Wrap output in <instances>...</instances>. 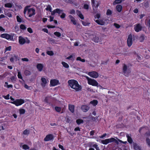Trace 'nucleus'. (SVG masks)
I'll use <instances>...</instances> for the list:
<instances>
[{"label": "nucleus", "mask_w": 150, "mask_h": 150, "mask_svg": "<svg viewBox=\"0 0 150 150\" xmlns=\"http://www.w3.org/2000/svg\"><path fill=\"white\" fill-rule=\"evenodd\" d=\"M68 83L71 88L74 89L76 91H79L82 89L81 86L79 85L77 81L74 79L69 80Z\"/></svg>", "instance_id": "obj_1"}, {"label": "nucleus", "mask_w": 150, "mask_h": 150, "mask_svg": "<svg viewBox=\"0 0 150 150\" xmlns=\"http://www.w3.org/2000/svg\"><path fill=\"white\" fill-rule=\"evenodd\" d=\"M30 7V6H27L24 8L23 11V13L25 15L27 12V16L28 17H30L35 14V10L33 8H29Z\"/></svg>", "instance_id": "obj_2"}, {"label": "nucleus", "mask_w": 150, "mask_h": 150, "mask_svg": "<svg viewBox=\"0 0 150 150\" xmlns=\"http://www.w3.org/2000/svg\"><path fill=\"white\" fill-rule=\"evenodd\" d=\"M14 34V33H11L9 34L8 33H3L1 34L0 37L3 38H5L7 40H13V37Z\"/></svg>", "instance_id": "obj_3"}, {"label": "nucleus", "mask_w": 150, "mask_h": 150, "mask_svg": "<svg viewBox=\"0 0 150 150\" xmlns=\"http://www.w3.org/2000/svg\"><path fill=\"white\" fill-rule=\"evenodd\" d=\"M25 103L24 100L23 99H17L13 102H11V103L15 105L18 106L21 105Z\"/></svg>", "instance_id": "obj_4"}, {"label": "nucleus", "mask_w": 150, "mask_h": 150, "mask_svg": "<svg viewBox=\"0 0 150 150\" xmlns=\"http://www.w3.org/2000/svg\"><path fill=\"white\" fill-rule=\"evenodd\" d=\"M128 67L126 64H123L122 66V74L126 77H128L129 72H127Z\"/></svg>", "instance_id": "obj_5"}, {"label": "nucleus", "mask_w": 150, "mask_h": 150, "mask_svg": "<svg viewBox=\"0 0 150 150\" xmlns=\"http://www.w3.org/2000/svg\"><path fill=\"white\" fill-rule=\"evenodd\" d=\"M55 100V99L51 96H47L45 98L44 102L49 105H50Z\"/></svg>", "instance_id": "obj_6"}, {"label": "nucleus", "mask_w": 150, "mask_h": 150, "mask_svg": "<svg viewBox=\"0 0 150 150\" xmlns=\"http://www.w3.org/2000/svg\"><path fill=\"white\" fill-rule=\"evenodd\" d=\"M88 83L90 85L96 86H97L98 84V83L95 80L91 78H88Z\"/></svg>", "instance_id": "obj_7"}, {"label": "nucleus", "mask_w": 150, "mask_h": 150, "mask_svg": "<svg viewBox=\"0 0 150 150\" xmlns=\"http://www.w3.org/2000/svg\"><path fill=\"white\" fill-rule=\"evenodd\" d=\"M88 75L91 77L95 79L97 78L99 76L98 73L96 71L90 72L88 73Z\"/></svg>", "instance_id": "obj_8"}, {"label": "nucleus", "mask_w": 150, "mask_h": 150, "mask_svg": "<svg viewBox=\"0 0 150 150\" xmlns=\"http://www.w3.org/2000/svg\"><path fill=\"white\" fill-rule=\"evenodd\" d=\"M142 28L141 25L140 23H138L135 25L134 30L136 32H138L142 30Z\"/></svg>", "instance_id": "obj_9"}, {"label": "nucleus", "mask_w": 150, "mask_h": 150, "mask_svg": "<svg viewBox=\"0 0 150 150\" xmlns=\"http://www.w3.org/2000/svg\"><path fill=\"white\" fill-rule=\"evenodd\" d=\"M132 35L130 34L128 37L127 40V44L128 46L130 47L132 45Z\"/></svg>", "instance_id": "obj_10"}, {"label": "nucleus", "mask_w": 150, "mask_h": 150, "mask_svg": "<svg viewBox=\"0 0 150 150\" xmlns=\"http://www.w3.org/2000/svg\"><path fill=\"white\" fill-rule=\"evenodd\" d=\"M59 84V81L58 80L56 79H53L50 80V85L51 86H54Z\"/></svg>", "instance_id": "obj_11"}, {"label": "nucleus", "mask_w": 150, "mask_h": 150, "mask_svg": "<svg viewBox=\"0 0 150 150\" xmlns=\"http://www.w3.org/2000/svg\"><path fill=\"white\" fill-rule=\"evenodd\" d=\"M53 135L52 134H50L47 135L44 139L45 141H48L50 140H52L54 139Z\"/></svg>", "instance_id": "obj_12"}, {"label": "nucleus", "mask_w": 150, "mask_h": 150, "mask_svg": "<svg viewBox=\"0 0 150 150\" xmlns=\"http://www.w3.org/2000/svg\"><path fill=\"white\" fill-rule=\"evenodd\" d=\"M89 107L87 105H82L81 107V109L84 112H87L89 109Z\"/></svg>", "instance_id": "obj_13"}, {"label": "nucleus", "mask_w": 150, "mask_h": 150, "mask_svg": "<svg viewBox=\"0 0 150 150\" xmlns=\"http://www.w3.org/2000/svg\"><path fill=\"white\" fill-rule=\"evenodd\" d=\"M41 81L42 83H41V85L42 87L43 88L46 86V84L47 83V80L45 78L42 77Z\"/></svg>", "instance_id": "obj_14"}, {"label": "nucleus", "mask_w": 150, "mask_h": 150, "mask_svg": "<svg viewBox=\"0 0 150 150\" xmlns=\"http://www.w3.org/2000/svg\"><path fill=\"white\" fill-rule=\"evenodd\" d=\"M18 42L20 44L23 45L25 43L26 40L25 39L20 36L18 37Z\"/></svg>", "instance_id": "obj_15"}, {"label": "nucleus", "mask_w": 150, "mask_h": 150, "mask_svg": "<svg viewBox=\"0 0 150 150\" xmlns=\"http://www.w3.org/2000/svg\"><path fill=\"white\" fill-rule=\"evenodd\" d=\"M108 139L109 143L114 142L117 145L119 144L118 141L114 138L112 137L109 139Z\"/></svg>", "instance_id": "obj_16"}, {"label": "nucleus", "mask_w": 150, "mask_h": 150, "mask_svg": "<svg viewBox=\"0 0 150 150\" xmlns=\"http://www.w3.org/2000/svg\"><path fill=\"white\" fill-rule=\"evenodd\" d=\"M133 146L135 150H141V147L136 143H133Z\"/></svg>", "instance_id": "obj_17"}, {"label": "nucleus", "mask_w": 150, "mask_h": 150, "mask_svg": "<svg viewBox=\"0 0 150 150\" xmlns=\"http://www.w3.org/2000/svg\"><path fill=\"white\" fill-rule=\"evenodd\" d=\"M36 67L38 71H41L42 70L43 66V64L41 63H38L37 64Z\"/></svg>", "instance_id": "obj_18"}, {"label": "nucleus", "mask_w": 150, "mask_h": 150, "mask_svg": "<svg viewBox=\"0 0 150 150\" xmlns=\"http://www.w3.org/2000/svg\"><path fill=\"white\" fill-rule=\"evenodd\" d=\"M68 17L70 19L71 21L72 22L74 25H76V22L75 18L71 15H69Z\"/></svg>", "instance_id": "obj_19"}, {"label": "nucleus", "mask_w": 150, "mask_h": 150, "mask_svg": "<svg viewBox=\"0 0 150 150\" xmlns=\"http://www.w3.org/2000/svg\"><path fill=\"white\" fill-rule=\"evenodd\" d=\"M69 109L72 112L74 113V106L72 104H69L68 105Z\"/></svg>", "instance_id": "obj_20"}, {"label": "nucleus", "mask_w": 150, "mask_h": 150, "mask_svg": "<svg viewBox=\"0 0 150 150\" xmlns=\"http://www.w3.org/2000/svg\"><path fill=\"white\" fill-rule=\"evenodd\" d=\"M126 137L127 138V142L130 144H131L133 142V140L131 137L130 135L129 136V134L126 135Z\"/></svg>", "instance_id": "obj_21"}, {"label": "nucleus", "mask_w": 150, "mask_h": 150, "mask_svg": "<svg viewBox=\"0 0 150 150\" xmlns=\"http://www.w3.org/2000/svg\"><path fill=\"white\" fill-rule=\"evenodd\" d=\"M95 21L98 24L102 25H104L105 24L104 22L103 21V20H96Z\"/></svg>", "instance_id": "obj_22"}, {"label": "nucleus", "mask_w": 150, "mask_h": 150, "mask_svg": "<svg viewBox=\"0 0 150 150\" xmlns=\"http://www.w3.org/2000/svg\"><path fill=\"white\" fill-rule=\"evenodd\" d=\"M122 7L121 5H117L116 7V10L119 12H120L122 10Z\"/></svg>", "instance_id": "obj_23"}, {"label": "nucleus", "mask_w": 150, "mask_h": 150, "mask_svg": "<svg viewBox=\"0 0 150 150\" xmlns=\"http://www.w3.org/2000/svg\"><path fill=\"white\" fill-rule=\"evenodd\" d=\"M90 104L94 106H96L98 103V101L97 100H94L90 102Z\"/></svg>", "instance_id": "obj_24"}, {"label": "nucleus", "mask_w": 150, "mask_h": 150, "mask_svg": "<svg viewBox=\"0 0 150 150\" xmlns=\"http://www.w3.org/2000/svg\"><path fill=\"white\" fill-rule=\"evenodd\" d=\"M76 122L78 125H80L81 124H83L84 121L83 120L79 119L76 120Z\"/></svg>", "instance_id": "obj_25"}, {"label": "nucleus", "mask_w": 150, "mask_h": 150, "mask_svg": "<svg viewBox=\"0 0 150 150\" xmlns=\"http://www.w3.org/2000/svg\"><path fill=\"white\" fill-rule=\"evenodd\" d=\"M12 4L10 3H8L4 4V6L6 8H11L12 7Z\"/></svg>", "instance_id": "obj_26"}, {"label": "nucleus", "mask_w": 150, "mask_h": 150, "mask_svg": "<svg viewBox=\"0 0 150 150\" xmlns=\"http://www.w3.org/2000/svg\"><path fill=\"white\" fill-rule=\"evenodd\" d=\"M4 86L5 87H7V88H12L13 86L11 84L8 85V83L7 82H6L5 83Z\"/></svg>", "instance_id": "obj_27"}, {"label": "nucleus", "mask_w": 150, "mask_h": 150, "mask_svg": "<svg viewBox=\"0 0 150 150\" xmlns=\"http://www.w3.org/2000/svg\"><path fill=\"white\" fill-rule=\"evenodd\" d=\"M62 64L63 65V66L65 68H68L69 67V66L68 64L65 62H62Z\"/></svg>", "instance_id": "obj_28"}, {"label": "nucleus", "mask_w": 150, "mask_h": 150, "mask_svg": "<svg viewBox=\"0 0 150 150\" xmlns=\"http://www.w3.org/2000/svg\"><path fill=\"white\" fill-rule=\"evenodd\" d=\"M101 143L105 145H106L108 144L109 142L108 139H106L105 140H102L101 141Z\"/></svg>", "instance_id": "obj_29"}, {"label": "nucleus", "mask_w": 150, "mask_h": 150, "mask_svg": "<svg viewBox=\"0 0 150 150\" xmlns=\"http://www.w3.org/2000/svg\"><path fill=\"white\" fill-rule=\"evenodd\" d=\"M30 133L29 129H26L23 132V134L24 135H28Z\"/></svg>", "instance_id": "obj_30"}, {"label": "nucleus", "mask_w": 150, "mask_h": 150, "mask_svg": "<svg viewBox=\"0 0 150 150\" xmlns=\"http://www.w3.org/2000/svg\"><path fill=\"white\" fill-rule=\"evenodd\" d=\"M145 39V36L144 35H142L139 38V40L140 42H143L144 40Z\"/></svg>", "instance_id": "obj_31"}, {"label": "nucleus", "mask_w": 150, "mask_h": 150, "mask_svg": "<svg viewBox=\"0 0 150 150\" xmlns=\"http://www.w3.org/2000/svg\"><path fill=\"white\" fill-rule=\"evenodd\" d=\"M112 14V11L109 9H108L106 12V14L107 16H110Z\"/></svg>", "instance_id": "obj_32"}, {"label": "nucleus", "mask_w": 150, "mask_h": 150, "mask_svg": "<svg viewBox=\"0 0 150 150\" xmlns=\"http://www.w3.org/2000/svg\"><path fill=\"white\" fill-rule=\"evenodd\" d=\"M22 148L24 150H28L29 149L30 147L28 145L24 144L22 146Z\"/></svg>", "instance_id": "obj_33"}, {"label": "nucleus", "mask_w": 150, "mask_h": 150, "mask_svg": "<svg viewBox=\"0 0 150 150\" xmlns=\"http://www.w3.org/2000/svg\"><path fill=\"white\" fill-rule=\"evenodd\" d=\"M47 54L50 56H53L54 55V53L52 51H48L46 52Z\"/></svg>", "instance_id": "obj_34"}, {"label": "nucleus", "mask_w": 150, "mask_h": 150, "mask_svg": "<svg viewBox=\"0 0 150 150\" xmlns=\"http://www.w3.org/2000/svg\"><path fill=\"white\" fill-rule=\"evenodd\" d=\"M55 109L57 112H59L61 111V108L60 107L56 106L55 107Z\"/></svg>", "instance_id": "obj_35"}, {"label": "nucleus", "mask_w": 150, "mask_h": 150, "mask_svg": "<svg viewBox=\"0 0 150 150\" xmlns=\"http://www.w3.org/2000/svg\"><path fill=\"white\" fill-rule=\"evenodd\" d=\"M55 10L56 11V13H57L59 14H60L62 13V12L63 11V10H61L60 9L58 8L55 9Z\"/></svg>", "instance_id": "obj_36"}, {"label": "nucleus", "mask_w": 150, "mask_h": 150, "mask_svg": "<svg viewBox=\"0 0 150 150\" xmlns=\"http://www.w3.org/2000/svg\"><path fill=\"white\" fill-rule=\"evenodd\" d=\"M81 22L83 25L84 26H89L90 24V23H87L86 22L81 21Z\"/></svg>", "instance_id": "obj_37"}, {"label": "nucleus", "mask_w": 150, "mask_h": 150, "mask_svg": "<svg viewBox=\"0 0 150 150\" xmlns=\"http://www.w3.org/2000/svg\"><path fill=\"white\" fill-rule=\"evenodd\" d=\"M17 57V56L14 55L13 57H11L10 59V61L12 63H13L14 62V58L15 59H16Z\"/></svg>", "instance_id": "obj_38"}, {"label": "nucleus", "mask_w": 150, "mask_h": 150, "mask_svg": "<svg viewBox=\"0 0 150 150\" xmlns=\"http://www.w3.org/2000/svg\"><path fill=\"white\" fill-rule=\"evenodd\" d=\"M17 21L18 22L21 23L22 22V19L21 18L18 16H17L16 17Z\"/></svg>", "instance_id": "obj_39"}, {"label": "nucleus", "mask_w": 150, "mask_h": 150, "mask_svg": "<svg viewBox=\"0 0 150 150\" xmlns=\"http://www.w3.org/2000/svg\"><path fill=\"white\" fill-rule=\"evenodd\" d=\"M54 34L58 37H59L61 36V33L59 32H55L54 33Z\"/></svg>", "instance_id": "obj_40"}, {"label": "nucleus", "mask_w": 150, "mask_h": 150, "mask_svg": "<svg viewBox=\"0 0 150 150\" xmlns=\"http://www.w3.org/2000/svg\"><path fill=\"white\" fill-rule=\"evenodd\" d=\"M20 114H23L25 113V110L23 109H20L19 110Z\"/></svg>", "instance_id": "obj_41"}, {"label": "nucleus", "mask_w": 150, "mask_h": 150, "mask_svg": "<svg viewBox=\"0 0 150 150\" xmlns=\"http://www.w3.org/2000/svg\"><path fill=\"white\" fill-rule=\"evenodd\" d=\"M26 76H29L31 74L30 72L28 70H26L24 72Z\"/></svg>", "instance_id": "obj_42"}, {"label": "nucleus", "mask_w": 150, "mask_h": 150, "mask_svg": "<svg viewBox=\"0 0 150 150\" xmlns=\"http://www.w3.org/2000/svg\"><path fill=\"white\" fill-rule=\"evenodd\" d=\"M20 28L23 30H24L26 29V26L23 24H21L20 25Z\"/></svg>", "instance_id": "obj_43"}, {"label": "nucleus", "mask_w": 150, "mask_h": 150, "mask_svg": "<svg viewBox=\"0 0 150 150\" xmlns=\"http://www.w3.org/2000/svg\"><path fill=\"white\" fill-rule=\"evenodd\" d=\"M146 143L150 147V139L148 138H146Z\"/></svg>", "instance_id": "obj_44"}, {"label": "nucleus", "mask_w": 150, "mask_h": 150, "mask_svg": "<svg viewBox=\"0 0 150 150\" xmlns=\"http://www.w3.org/2000/svg\"><path fill=\"white\" fill-rule=\"evenodd\" d=\"M93 147L95 148L96 150H100L99 147L97 144H94L93 145Z\"/></svg>", "instance_id": "obj_45"}, {"label": "nucleus", "mask_w": 150, "mask_h": 150, "mask_svg": "<svg viewBox=\"0 0 150 150\" xmlns=\"http://www.w3.org/2000/svg\"><path fill=\"white\" fill-rule=\"evenodd\" d=\"M18 78L19 79H22L23 78L21 74V73L20 71H18V75H17Z\"/></svg>", "instance_id": "obj_46"}, {"label": "nucleus", "mask_w": 150, "mask_h": 150, "mask_svg": "<svg viewBox=\"0 0 150 150\" xmlns=\"http://www.w3.org/2000/svg\"><path fill=\"white\" fill-rule=\"evenodd\" d=\"M9 96H10L9 94H8L6 96H3V97L5 99L8 100L10 99Z\"/></svg>", "instance_id": "obj_47"}, {"label": "nucleus", "mask_w": 150, "mask_h": 150, "mask_svg": "<svg viewBox=\"0 0 150 150\" xmlns=\"http://www.w3.org/2000/svg\"><path fill=\"white\" fill-rule=\"evenodd\" d=\"M93 40L96 42H99V38L98 37L94 38Z\"/></svg>", "instance_id": "obj_48"}, {"label": "nucleus", "mask_w": 150, "mask_h": 150, "mask_svg": "<svg viewBox=\"0 0 150 150\" xmlns=\"http://www.w3.org/2000/svg\"><path fill=\"white\" fill-rule=\"evenodd\" d=\"M11 46H9L7 47H6V48L5 49V52H6V51H11Z\"/></svg>", "instance_id": "obj_49"}, {"label": "nucleus", "mask_w": 150, "mask_h": 150, "mask_svg": "<svg viewBox=\"0 0 150 150\" xmlns=\"http://www.w3.org/2000/svg\"><path fill=\"white\" fill-rule=\"evenodd\" d=\"M28 31L30 33H33V31L32 29L31 28H28L27 29Z\"/></svg>", "instance_id": "obj_50"}, {"label": "nucleus", "mask_w": 150, "mask_h": 150, "mask_svg": "<svg viewBox=\"0 0 150 150\" xmlns=\"http://www.w3.org/2000/svg\"><path fill=\"white\" fill-rule=\"evenodd\" d=\"M62 13V15L60 16V18L62 19L64 18L66 16V14L64 13Z\"/></svg>", "instance_id": "obj_51"}, {"label": "nucleus", "mask_w": 150, "mask_h": 150, "mask_svg": "<svg viewBox=\"0 0 150 150\" xmlns=\"http://www.w3.org/2000/svg\"><path fill=\"white\" fill-rule=\"evenodd\" d=\"M83 8L85 9H88L89 8L88 5L86 4H84L83 6Z\"/></svg>", "instance_id": "obj_52"}, {"label": "nucleus", "mask_w": 150, "mask_h": 150, "mask_svg": "<svg viewBox=\"0 0 150 150\" xmlns=\"http://www.w3.org/2000/svg\"><path fill=\"white\" fill-rule=\"evenodd\" d=\"M114 25L115 27L117 28H119L120 27V25L119 24L116 23H114Z\"/></svg>", "instance_id": "obj_53"}, {"label": "nucleus", "mask_w": 150, "mask_h": 150, "mask_svg": "<svg viewBox=\"0 0 150 150\" xmlns=\"http://www.w3.org/2000/svg\"><path fill=\"white\" fill-rule=\"evenodd\" d=\"M70 13L71 14H75V10L74 9H72L70 11Z\"/></svg>", "instance_id": "obj_54"}, {"label": "nucleus", "mask_w": 150, "mask_h": 150, "mask_svg": "<svg viewBox=\"0 0 150 150\" xmlns=\"http://www.w3.org/2000/svg\"><path fill=\"white\" fill-rule=\"evenodd\" d=\"M46 10H49L50 11H51L52 8L50 6H48L46 8Z\"/></svg>", "instance_id": "obj_55"}, {"label": "nucleus", "mask_w": 150, "mask_h": 150, "mask_svg": "<svg viewBox=\"0 0 150 150\" xmlns=\"http://www.w3.org/2000/svg\"><path fill=\"white\" fill-rule=\"evenodd\" d=\"M21 60L23 61L28 62L29 59L27 58H24L21 59Z\"/></svg>", "instance_id": "obj_56"}, {"label": "nucleus", "mask_w": 150, "mask_h": 150, "mask_svg": "<svg viewBox=\"0 0 150 150\" xmlns=\"http://www.w3.org/2000/svg\"><path fill=\"white\" fill-rule=\"evenodd\" d=\"M81 19L83 20L84 19V17L83 14L81 13L79 14V16H78Z\"/></svg>", "instance_id": "obj_57"}, {"label": "nucleus", "mask_w": 150, "mask_h": 150, "mask_svg": "<svg viewBox=\"0 0 150 150\" xmlns=\"http://www.w3.org/2000/svg\"><path fill=\"white\" fill-rule=\"evenodd\" d=\"M122 1V0H115V2L116 4H119L121 3Z\"/></svg>", "instance_id": "obj_58"}, {"label": "nucleus", "mask_w": 150, "mask_h": 150, "mask_svg": "<svg viewBox=\"0 0 150 150\" xmlns=\"http://www.w3.org/2000/svg\"><path fill=\"white\" fill-rule=\"evenodd\" d=\"M16 77H15V76H13L11 77V80L12 81V82H13V81H16L15 80H16Z\"/></svg>", "instance_id": "obj_59"}, {"label": "nucleus", "mask_w": 150, "mask_h": 150, "mask_svg": "<svg viewBox=\"0 0 150 150\" xmlns=\"http://www.w3.org/2000/svg\"><path fill=\"white\" fill-rule=\"evenodd\" d=\"M58 146H59V148H60V149H61L62 150H64V147L62 145H60V144H59Z\"/></svg>", "instance_id": "obj_60"}, {"label": "nucleus", "mask_w": 150, "mask_h": 150, "mask_svg": "<svg viewBox=\"0 0 150 150\" xmlns=\"http://www.w3.org/2000/svg\"><path fill=\"white\" fill-rule=\"evenodd\" d=\"M24 87L28 89V90H30V87L29 86L27 85L26 84H25L24 85Z\"/></svg>", "instance_id": "obj_61"}, {"label": "nucleus", "mask_w": 150, "mask_h": 150, "mask_svg": "<svg viewBox=\"0 0 150 150\" xmlns=\"http://www.w3.org/2000/svg\"><path fill=\"white\" fill-rule=\"evenodd\" d=\"M95 133L94 131L92 130L90 132V135L91 136H93L94 134Z\"/></svg>", "instance_id": "obj_62"}, {"label": "nucleus", "mask_w": 150, "mask_h": 150, "mask_svg": "<svg viewBox=\"0 0 150 150\" xmlns=\"http://www.w3.org/2000/svg\"><path fill=\"white\" fill-rule=\"evenodd\" d=\"M42 30L44 32H45L47 33H48V30L46 28H44L42 29Z\"/></svg>", "instance_id": "obj_63"}, {"label": "nucleus", "mask_w": 150, "mask_h": 150, "mask_svg": "<svg viewBox=\"0 0 150 150\" xmlns=\"http://www.w3.org/2000/svg\"><path fill=\"white\" fill-rule=\"evenodd\" d=\"M91 4L92 5V6H95V0H91Z\"/></svg>", "instance_id": "obj_64"}]
</instances>
